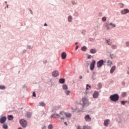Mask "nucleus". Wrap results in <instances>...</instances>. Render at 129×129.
Returning <instances> with one entry per match:
<instances>
[{"mask_svg":"<svg viewBox=\"0 0 129 129\" xmlns=\"http://www.w3.org/2000/svg\"><path fill=\"white\" fill-rule=\"evenodd\" d=\"M64 115L68 117V118L71 117L72 114L71 113H67L64 111H61L59 112V117L60 119L59 121H63L64 119H65V117H64Z\"/></svg>","mask_w":129,"mask_h":129,"instance_id":"obj_1","label":"nucleus"},{"mask_svg":"<svg viewBox=\"0 0 129 129\" xmlns=\"http://www.w3.org/2000/svg\"><path fill=\"white\" fill-rule=\"evenodd\" d=\"M110 99L112 101H114V102L117 101V100L119 99V96L117 94L112 95L110 96Z\"/></svg>","mask_w":129,"mask_h":129,"instance_id":"obj_2","label":"nucleus"},{"mask_svg":"<svg viewBox=\"0 0 129 129\" xmlns=\"http://www.w3.org/2000/svg\"><path fill=\"white\" fill-rule=\"evenodd\" d=\"M82 102H83V107H84L85 105H89V102H88V100L85 97L82 98Z\"/></svg>","mask_w":129,"mask_h":129,"instance_id":"obj_3","label":"nucleus"},{"mask_svg":"<svg viewBox=\"0 0 129 129\" xmlns=\"http://www.w3.org/2000/svg\"><path fill=\"white\" fill-rule=\"evenodd\" d=\"M103 64H104V60H103V59H101L97 62V67H98V68H100Z\"/></svg>","mask_w":129,"mask_h":129,"instance_id":"obj_4","label":"nucleus"},{"mask_svg":"<svg viewBox=\"0 0 129 129\" xmlns=\"http://www.w3.org/2000/svg\"><path fill=\"white\" fill-rule=\"evenodd\" d=\"M20 123L21 124L23 127H26V126H27V121H26L25 119L20 120Z\"/></svg>","mask_w":129,"mask_h":129,"instance_id":"obj_5","label":"nucleus"},{"mask_svg":"<svg viewBox=\"0 0 129 129\" xmlns=\"http://www.w3.org/2000/svg\"><path fill=\"white\" fill-rule=\"evenodd\" d=\"M95 63H96V61L95 60H92L90 66V70L92 71L94 69V67L95 66Z\"/></svg>","mask_w":129,"mask_h":129,"instance_id":"obj_6","label":"nucleus"},{"mask_svg":"<svg viewBox=\"0 0 129 129\" xmlns=\"http://www.w3.org/2000/svg\"><path fill=\"white\" fill-rule=\"evenodd\" d=\"M7 120V117L3 116L0 118V123H5Z\"/></svg>","mask_w":129,"mask_h":129,"instance_id":"obj_7","label":"nucleus"},{"mask_svg":"<svg viewBox=\"0 0 129 129\" xmlns=\"http://www.w3.org/2000/svg\"><path fill=\"white\" fill-rule=\"evenodd\" d=\"M85 119L86 121H88V122L91 121V117H90V116L89 115H86L85 116Z\"/></svg>","mask_w":129,"mask_h":129,"instance_id":"obj_8","label":"nucleus"},{"mask_svg":"<svg viewBox=\"0 0 129 129\" xmlns=\"http://www.w3.org/2000/svg\"><path fill=\"white\" fill-rule=\"evenodd\" d=\"M52 75L53 77H57V76H59V73L58 71H55L52 73Z\"/></svg>","mask_w":129,"mask_h":129,"instance_id":"obj_9","label":"nucleus"},{"mask_svg":"<svg viewBox=\"0 0 129 129\" xmlns=\"http://www.w3.org/2000/svg\"><path fill=\"white\" fill-rule=\"evenodd\" d=\"M121 13L123 15H125V14H127V13H129V10H128V9H124V10H122L121 12Z\"/></svg>","mask_w":129,"mask_h":129,"instance_id":"obj_10","label":"nucleus"},{"mask_svg":"<svg viewBox=\"0 0 129 129\" xmlns=\"http://www.w3.org/2000/svg\"><path fill=\"white\" fill-rule=\"evenodd\" d=\"M56 116H58L60 118V115L58 114H53L50 116V118H54V117H56Z\"/></svg>","mask_w":129,"mask_h":129,"instance_id":"obj_11","label":"nucleus"},{"mask_svg":"<svg viewBox=\"0 0 129 129\" xmlns=\"http://www.w3.org/2000/svg\"><path fill=\"white\" fill-rule=\"evenodd\" d=\"M93 97L94 98H97L98 97V92H95L93 94Z\"/></svg>","mask_w":129,"mask_h":129,"instance_id":"obj_12","label":"nucleus"},{"mask_svg":"<svg viewBox=\"0 0 129 129\" xmlns=\"http://www.w3.org/2000/svg\"><path fill=\"white\" fill-rule=\"evenodd\" d=\"M115 66H114L110 70V73H111V74H112V73H113V72H114L115 70Z\"/></svg>","mask_w":129,"mask_h":129,"instance_id":"obj_13","label":"nucleus"},{"mask_svg":"<svg viewBox=\"0 0 129 129\" xmlns=\"http://www.w3.org/2000/svg\"><path fill=\"white\" fill-rule=\"evenodd\" d=\"M96 52H97V50H96V49L94 48V49H91L90 50V52L92 54H95V53H96Z\"/></svg>","mask_w":129,"mask_h":129,"instance_id":"obj_14","label":"nucleus"},{"mask_svg":"<svg viewBox=\"0 0 129 129\" xmlns=\"http://www.w3.org/2000/svg\"><path fill=\"white\" fill-rule=\"evenodd\" d=\"M67 56L66 53L65 52H63L61 53V58L62 59H65L66 57Z\"/></svg>","mask_w":129,"mask_h":129,"instance_id":"obj_15","label":"nucleus"},{"mask_svg":"<svg viewBox=\"0 0 129 129\" xmlns=\"http://www.w3.org/2000/svg\"><path fill=\"white\" fill-rule=\"evenodd\" d=\"M108 122H109V120H105L104 122V125H105V126H107L108 125Z\"/></svg>","mask_w":129,"mask_h":129,"instance_id":"obj_16","label":"nucleus"},{"mask_svg":"<svg viewBox=\"0 0 129 129\" xmlns=\"http://www.w3.org/2000/svg\"><path fill=\"white\" fill-rule=\"evenodd\" d=\"M8 119H9V120H13V119H14V116H13V115H9L8 116Z\"/></svg>","mask_w":129,"mask_h":129,"instance_id":"obj_17","label":"nucleus"},{"mask_svg":"<svg viewBox=\"0 0 129 129\" xmlns=\"http://www.w3.org/2000/svg\"><path fill=\"white\" fill-rule=\"evenodd\" d=\"M83 129H91L90 126L84 125L83 126Z\"/></svg>","mask_w":129,"mask_h":129,"instance_id":"obj_18","label":"nucleus"},{"mask_svg":"<svg viewBox=\"0 0 129 129\" xmlns=\"http://www.w3.org/2000/svg\"><path fill=\"white\" fill-rule=\"evenodd\" d=\"M62 89L64 90H67V89H68V87L64 84L62 85Z\"/></svg>","mask_w":129,"mask_h":129,"instance_id":"obj_19","label":"nucleus"},{"mask_svg":"<svg viewBox=\"0 0 129 129\" xmlns=\"http://www.w3.org/2000/svg\"><path fill=\"white\" fill-rule=\"evenodd\" d=\"M107 65L108 66H111V65H112V62H111V61H110V60H108L107 61Z\"/></svg>","mask_w":129,"mask_h":129,"instance_id":"obj_20","label":"nucleus"},{"mask_svg":"<svg viewBox=\"0 0 129 129\" xmlns=\"http://www.w3.org/2000/svg\"><path fill=\"white\" fill-rule=\"evenodd\" d=\"M105 27H106L107 28V30H109L110 27H109V24L106 23L105 24Z\"/></svg>","mask_w":129,"mask_h":129,"instance_id":"obj_21","label":"nucleus"},{"mask_svg":"<svg viewBox=\"0 0 129 129\" xmlns=\"http://www.w3.org/2000/svg\"><path fill=\"white\" fill-rule=\"evenodd\" d=\"M59 82L60 83H61V84H63V83L65 82V80H64L63 79H60L59 80Z\"/></svg>","mask_w":129,"mask_h":129,"instance_id":"obj_22","label":"nucleus"},{"mask_svg":"<svg viewBox=\"0 0 129 129\" xmlns=\"http://www.w3.org/2000/svg\"><path fill=\"white\" fill-rule=\"evenodd\" d=\"M106 42L108 45H111L112 43V42L110 41V39L107 40Z\"/></svg>","mask_w":129,"mask_h":129,"instance_id":"obj_23","label":"nucleus"},{"mask_svg":"<svg viewBox=\"0 0 129 129\" xmlns=\"http://www.w3.org/2000/svg\"><path fill=\"white\" fill-rule=\"evenodd\" d=\"M40 106H45V105H46V104L43 102H41L40 103Z\"/></svg>","mask_w":129,"mask_h":129,"instance_id":"obj_24","label":"nucleus"},{"mask_svg":"<svg viewBox=\"0 0 129 129\" xmlns=\"http://www.w3.org/2000/svg\"><path fill=\"white\" fill-rule=\"evenodd\" d=\"M3 127L4 129H8V125L4 124H3Z\"/></svg>","mask_w":129,"mask_h":129,"instance_id":"obj_25","label":"nucleus"},{"mask_svg":"<svg viewBox=\"0 0 129 129\" xmlns=\"http://www.w3.org/2000/svg\"><path fill=\"white\" fill-rule=\"evenodd\" d=\"M68 21H69V22H72V17L70 16H69Z\"/></svg>","mask_w":129,"mask_h":129,"instance_id":"obj_26","label":"nucleus"},{"mask_svg":"<svg viewBox=\"0 0 129 129\" xmlns=\"http://www.w3.org/2000/svg\"><path fill=\"white\" fill-rule=\"evenodd\" d=\"M32 115V114H31L30 113H27L26 114V116L27 117H31V116Z\"/></svg>","mask_w":129,"mask_h":129,"instance_id":"obj_27","label":"nucleus"},{"mask_svg":"<svg viewBox=\"0 0 129 129\" xmlns=\"http://www.w3.org/2000/svg\"><path fill=\"white\" fill-rule=\"evenodd\" d=\"M87 48L85 46H83L81 48L82 51H86Z\"/></svg>","mask_w":129,"mask_h":129,"instance_id":"obj_28","label":"nucleus"},{"mask_svg":"<svg viewBox=\"0 0 129 129\" xmlns=\"http://www.w3.org/2000/svg\"><path fill=\"white\" fill-rule=\"evenodd\" d=\"M48 129H52L53 128V125H52V124H50L48 125Z\"/></svg>","mask_w":129,"mask_h":129,"instance_id":"obj_29","label":"nucleus"},{"mask_svg":"<svg viewBox=\"0 0 129 129\" xmlns=\"http://www.w3.org/2000/svg\"><path fill=\"white\" fill-rule=\"evenodd\" d=\"M122 96L123 97H125V96H126V93L125 92H123L121 94Z\"/></svg>","mask_w":129,"mask_h":129,"instance_id":"obj_30","label":"nucleus"},{"mask_svg":"<svg viewBox=\"0 0 129 129\" xmlns=\"http://www.w3.org/2000/svg\"><path fill=\"white\" fill-rule=\"evenodd\" d=\"M109 25H111V26H112V28H115V27H116L115 24H113L112 23H110Z\"/></svg>","mask_w":129,"mask_h":129,"instance_id":"obj_31","label":"nucleus"},{"mask_svg":"<svg viewBox=\"0 0 129 129\" xmlns=\"http://www.w3.org/2000/svg\"><path fill=\"white\" fill-rule=\"evenodd\" d=\"M101 87H102L101 84L99 83L98 84V88H99V89H100V88H101Z\"/></svg>","mask_w":129,"mask_h":129,"instance_id":"obj_32","label":"nucleus"},{"mask_svg":"<svg viewBox=\"0 0 129 129\" xmlns=\"http://www.w3.org/2000/svg\"><path fill=\"white\" fill-rule=\"evenodd\" d=\"M6 89V87H5L4 86L0 85V89Z\"/></svg>","mask_w":129,"mask_h":129,"instance_id":"obj_33","label":"nucleus"},{"mask_svg":"<svg viewBox=\"0 0 129 129\" xmlns=\"http://www.w3.org/2000/svg\"><path fill=\"white\" fill-rule=\"evenodd\" d=\"M66 95H69L70 94V91H67L66 92Z\"/></svg>","mask_w":129,"mask_h":129,"instance_id":"obj_34","label":"nucleus"},{"mask_svg":"<svg viewBox=\"0 0 129 129\" xmlns=\"http://www.w3.org/2000/svg\"><path fill=\"white\" fill-rule=\"evenodd\" d=\"M125 103H126V101H122L121 102V104H123V105H124L125 104Z\"/></svg>","mask_w":129,"mask_h":129,"instance_id":"obj_35","label":"nucleus"},{"mask_svg":"<svg viewBox=\"0 0 129 129\" xmlns=\"http://www.w3.org/2000/svg\"><path fill=\"white\" fill-rule=\"evenodd\" d=\"M102 21H103V22H105V21H106V18L103 17L102 18Z\"/></svg>","mask_w":129,"mask_h":129,"instance_id":"obj_36","label":"nucleus"},{"mask_svg":"<svg viewBox=\"0 0 129 129\" xmlns=\"http://www.w3.org/2000/svg\"><path fill=\"white\" fill-rule=\"evenodd\" d=\"M88 87L90 88V86H89V85L87 84L86 85V89H87V90H88Z\"/></svg>","mask_w":129,"mask_h":129,"instance_id":"obj_37","label":"nucleus"},{"mask_svg":"<svg viewBox=\"0 0 129 129\" xmlns=\"http://www.w3.org/2000/svg\"><path fill=\"white\" fill-rule=\"evenodd\" d=\"M112 49H116V46L113 45V46H112Z\"/></svg>","mask_w":129,"mask_h":129,"instance_id":"obj_38","label":"nucleus"},{"mask_svg":"<svg viewBox=\"0 0 129 129\" xmlns=\"http://www.w3.org/2000/svg\"><path fill=\"white\" fill-rule=\"evenodd\" d=\"M91 55H88L87 58L88 59H91Z\"/></svg>","mask_w":129,"mask_h":129,"instance_id":"obj_39","label":"nucleus"},{"mask_svg":"<svg viewBox=\"0 0 129 129\" xmlns=\"http://www.w3.org/2000/svg\"><path fill=\"white\" fill-rule=\"evenodd\" d=\"M33 96H34V97H36V93H35V92L33 93Z\"/></svg>","mask_w":129,"mask_h":129,"instance_id":"obj_40","label":"nucleus"},{"mask_svg":"<svg viewBox=\"0 0 129 129\" xmlns=\"http://www.w3.org/2000/svg\"><path fill=\"white\" fill-rule=\"evenodd\" d=\"M126 45L127 47H128V46H129V42H126Z\"/></svg>","mask_w":129,"mask_h":129,"instance_id":"obj_41","label":"nucleus"},{"mask_svg":"<svg viewBox=\"0 0 129 129\" xmlns=\"http://www.w3.org/2000/svg\"><path fill=\"white\" fill-rule=\"evenodd\" d=\"M42 129H46V126H43Z\"/></svg>","mask_w":129,"mask_h":129,"instance_id":"obj_42","label":"nucleus"},{"mask_svg":"<svg viewBox=\"0 0 129 129\" xmlns=\"http://www.w3.org/2000/svg\"><path fill=\"white\" fill-rule=\"evenodd\" d=\"M64 124H65V125H68V124H67V122H64Z\"/></svg>","mask_w":129,"mask_h":129,"instance_id":"obj_43","label":"nucleus"},{"mask_svg":"<svg viewBox=\"0 0 129 129\" xmlns=\"http://www.w3.org/2000/svg\"><path fill=\"white\" fill-rule=\"evenodd\" d=\"M78 49V46H77L76 47V50H77Z\"/></svg>","mask_w":129,"mask_h":129,"instance_id":"obj_44","label":"nucleus"},{"mask_svg":"<svg viewBox=\"0 0 129 129\" xmlns=\"http://www.w3.org/2000/svg\"><path fill=\"white\" fill-rule=\"evenodd\" d=\"M82 78V76H80V79H81Z\"/></svg>","mask_w":129,"mask_h":129,"instance_id":"obj_45","label":"nucleus"},{"mask_svg":"<svg viewBox=\"0 0 129 129\" xmlns=\"http://www.w3.org/2000/svg\"><path fill=\"white\" fill-rule=\"evenodd\" d=\"M47 26V24L45 23V24H44V26Z\"/></svg>","mask_w":129,"mask_h":129,"instance_id":"obj_46","label":"nucleus"},{"mask_svg":"<svg viewBox=\"0 0 129 129\" xmlns=\"http://www.w3.org/2000/svg\"><path fill=\"white\" fill-rule=\"evenodd\" d=\"M77 44H78V43H77V42L75 43V45H77Z\"/></svg>","mask_w":129,"mask_h":129,"instance_id":"obj_47","label":"nucleus"},{"mask_svg":"<svg viewBox=\"0 0 129 129\" xmlns=\"http://www.w3.org/2000/svg\"><path fill=\"white\" fill-rule=\"evenodd\" d=\"M112 56V55L110 54V57H111V58H112V56Z\"/></svg>","mask_w":129,"mask_h":129,"instance_id":"obj_48","label":"nucleus"},{"mask_svg":"<svg viewBox=\"0 0 129 129\" xmlns=\"http://www.w3.org/2000/svg\"><path fill=\"white\" fill-rule=\"evenodd\" d=\"M72 110H75L74 109H73V108H72Z\"/></svg>","mask_w":129,"mask_h":129,"instance_id":"obj_49","label":"nucleus"},{"mask_svg":"<svg viewBox=\"0 0 129 129\" xmlns=\"http://www.w3.org/2000/svg\"><path fill=\"white\" fill-rule=\"evenodd\" d=\"M18 129H22L21 127H19Z\"/></svg>","mask_w":129,"mask_h":129,"instance_id":"obj_50","label":"nucleus"},{"mask_svg":"<svg viewBox=\"0 0 129 129\" xmlns=\"http://www.w3.org/2000/svg\"><path fill=\"white\" fill-rule=\"evenodd\" d=\"M72 4H73V5H74V3L73 2L72 3Z\"/></svg>","mask_w":129,"mask_h":129,"instance_id":"obj_51","label":"nucleus"}]
</instances>
